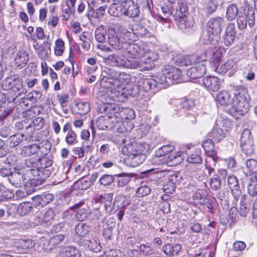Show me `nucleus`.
<instances>
[{
    "label": "nucleus",
    "instance_id": "423d86ee",
    "mask_svg": "<svg viewBox=\"0 0 257 257\" xmlns=\"http://www.w3.org/2000/svg\"><path fill=\"white\" fill-rule=\"evenodd\" d=\"M15 128L18 131H23L20 134L26 136L27 142H34L39 141L35 135L34 128L32 127V120L25 118L15 124Z\"/></svg>",
    "mask_w": 257,
    "mask_h": 257
},
{
    "label": "nucleus",
    "instance_id": "774afa93",
    "mask_svg": "<svg viewBox=\"0 0 257 257\" xmlns=\"http://www.w3.org/2000/svg\"><path fill=\"white\" fill-rule=\"evenodd\" d=\"M246 167L248 170L257 175V161L254 159H248L246 162Z\"/></svg>",
    "mask_w": 257,
    "mask_h": 257
},
{
    "label": "nucleus",
    "instance_id": "6ab92c4d",
    "mask_svg": "<svg viewBox=\"0 0 257 257\" xmlns=\"http://www.w3.org/2000/svg\"><path fill=\"white\" fill-rule=\"evenodd\" d=\"M147 153H140L134 156L125 157L124 159L125 164L131 167H135L142 164L147 157Z\"/></svg>",
    "mask_w": 257,
    "mask_h": 257
},
{
    "label": "nucleus",
    "instance_id": "72a5a7b5",
    "mask_svg": "<svg viewBox=\"0 0 257 257\" xmlns=\"http://www.w3.org/2000/svg\"><path fill=\"white\" fill-rule=\"evenodd\" d=\"M29 59V54L26 51H20L16 56L15 64L17 67H23L28 63Z\"/></svg>",
    "mask_w": 257,
    "mask_h": 257
},
{
    "label": "nucleus",
    "instance_id": "2eb2a0df",
    "mask_svg": "<svg viewBox=\"0 0 257 257\" xmlns=\"http://www.w3.org/2000/svg\"><path fill=\"white\" fill-rule=\"evenodd\" d=\"M177 25L182 31L187 32L194 29L195 23L191 16H185V14H182V16H180Z\"/></svg>",
    "mask_w": 257,
    "mask_h": 257
},
{
    "label": "nucleus",
    "instance_id": "a211bd4d",
    "mask_svg": "<svg viewBox=\"0 0 257 257\" xmlns=\"http://www.w3.org/2000/svg\"><path fill=\"white\" fill-rule=\"evenodd\" d=\"M104 62L112 67H124L126 65V60L123 56L118 55H110L104 58Z\"/></svg>",
    "mask_w": 257,
    "mask_h": 257
},
{
    "label": "nucleus",
    "instance_id": "c756f323",
    "mask_svg": "<svg viewBox=\"0 0 257 257\" xmlns=\"http://www.w3.org/2000/svg\"><path fill=\"white\" fill-rule=\"evenodd\" d=\"M65 239L64 235L60 234L51 237L47 243H44L46 249L51 250L61 244Z\"/></svg>",
    "mask_w": 257,
    "mask_h": 257
},
{
    "label": "nucleus",
    "instance_id": "13d9d810",
    "mask_svg": "<svg viewBox=\"0 0 257 257\" xmlns=\"http://www.w3.org/2000/svg\"><path fill=\"white\" fill-rule=\"evenodd\" d=\"M121 33L123 36L130 41H136L139 39L134 29L130 28V30L122 29L121 30Z\"/></svg>",
    "mask_w": 257,
    "mask_h": 257
},
{
    "label": "nucleus",
    "instance_id": "37998d69",
    "mask_svg": "<svg viewBox=\"0 0 257 257\" xmlns=\"http://www.w3.org/2000/svg\"><path fill=\"white\" fill-rule=\"evenodd\" d=\"M209 136L212 138L214 142H220L225 136L222 129L218 127V124L214 126L212 131L209 133Z\"/></svg>",
    "mask_w": 257,
    "mask_h": 257
},
{
    "label": "nucleus",
    "instance_id": "5701e85b",
    "mask_svg": "<svg viewBox=\"0 0 257 257\" xmlns=\"http://www.w3.org/2000/svg\"><path fill=\"white\" fill-rule=\"evenodd\" d=\"M39 158L32 157L28 158L25 161V166L28 168L25 171L28 172L29 175L32 176L33 180H35L36 178H38V175H34L32 171L39 169Z\"/></svg>",
    "mask_w": 257,
    "mask_h": 257
},
{
    "label": "nucleus",
    "instance_id": "2f4dec72",
    "mask_svg": "<svg viewBox=\"0 0 257 257\" xmlns=\"http://www.w3.org/2000/svg\"><path fill=\"white\" fill-rule=\"evenodd\" d=\"M199 60V58L196 55H192L181 57L176 61V62L180 66H188L195 63Z\"/></svg>",
    "mask_w": 257,
    "mask_h": 257
},
{
    "label": "nucleus",
    "instance_id": "a18cd8bd",
    "mask_svg": "<svg viewBox=\"0 0 257 257\" xmlns=\"http://www.w3.org/2000/svg\"><path fill=\"white\" fill-rule=\"evenodd\" d=\"M39 156H46L50 152L51 144L48 140H44L38 145Z\"/></svg>",
    "mask_w": 257,
    "mask_h": 257
},
{
    "label": "nucleus",
    "instance_id": "e433bc0d",
    "mask_svg": "<svg viewBox=\"0 0 257 257\" xmlns=\"http://www.w3.org/2000/svg\"><path fill=\"white\" fill-rule=\"evenodd\" d=\"M60 254L62 257H80L81 254L79 250L75 247L68 246L63 248Z\"/></svg>",
    "mask_w": 257,
    "mask_h": 257
},
{
    "label": "nucleus",
    "instance_id": "393cba45",
    "mask_svg": "<svg viewBox=\"0 0 257 257\" xmlns=\"http://www.w3.org/2000/svg\"><path fill=\"white\" fill-rule=\"evenodd\" d=\"M236 68V62L233 59H228L223 64L219 65L216 69L219 73L224 74L229 71V74L231 75Z\"/></svg>",
    "mask_w": 257,
    "mask_h": 257
},
{
    "label": "nucleus",
    "instance_id": "6e6552de",
    "mask_svg": "<svg viewBox=\"0 0 257 257\" xmlns=\"http://www.w3.org/2000/svg\"><path fill=\"white\" fill-rule=\"evenodd\" d=\"M150 149L149 145L146 143H137L135 141L127 144L122 148V151L125 154L126 157L134 156L140 153H148Z\"/></svg>",
    "mask_w": 257,
    "mask_h": 257
},
{
    "label": "nucleus",
    "instance_id": "09e8293b",
    "mask_svg": "<svg viewBox=\"0 0 257 257\" xmlns=\"http://www.w3.org/2000/svg\"><path fill=\"white\" fill-rule=\"evenodd\" d=\"M107 34V31L105 29V27L103 25L98 27L95 30L94 37L95 40L100 43H103L105 41V34Z\"/></svg>",
    "mask_w": 257,
    "mask_h": 257
},
{
    "label": "nucleus",
    "instance_id": "bf43d9fd",
    "mask_svg": "<svg viewBox=\"0 0 257 257\" xmlns=\"http://www.w3.org/2000/svg\"><path fill=\"white\" fill-rule=\"evenodd\" d=\"M210 187L214 190H219L221 186V181L219 176L214 174L210 181Z\"/></svg>",
    "mask_w": 257,
    "mask_h": 257
},
{
    "label": "nucleus",
    "instance_id": "c85d7f7f",
    "mask_svg": "<svg viewBox=\"0 0 257 257\" xmlns=\"http://www.w3.org/2000/svg\"><path fill=\"white\" fill-rule=\"evenodd\" d=\"M63 131L64 133L67 132L65 139L66 143L69 145H73L76 140L77 135L72 130L71 123H66L63 127Z\"/></svg>",
    "mask_w": 257,
    "mask_h": 257
},
{
    "label": "nucleus",
    "instance_id": "49530a36",
    "mask_svg": "<svg viewBox=\"0 0 257 257\" xmlns=\"http://www.w3.org/2000/svg\"><path fill=\"white\" fill-rule=\"evenodd\" d=\"M247 191L252 197L257 195V175H252L247 185Z\"/></svg>",
    "mask_w": 257,
    "mask_h": 257
},
{
    "label": "nucleus",
    "instance_id": "ea45409f",
    "mask_svg": "<svg viewBox=\"0 0 257 257\" xmlns=\"http://www.w3.org/2000/svg\"><path fill=\"white\" fill-rule=\"evenodd\" d=\"M162 12L164 15V17L162 16V24L163 25H164V23L166 24V26H165V27H170L171 24L168 18L171 16L172 13V5L169 4L165 6H162Z\"/></svg>",
    "mask_w": 257,
    "mask_h": 257
},
{
    "label": "nucleus",
    "instance_id": "f257e3e1",
    "mask_svg": "<svg viewBox=\"0 0 257 257\" xmlns=\"http://www.w3.org/2000/svg\"><path fill=\"white\" fill-rule=\"evenodd\" d=\"M247 91V89L243 86H237L235 87L231 111H234L237 114L243 115L249 110L250 105Z\"/></svg>",
    "mask_w": 257,
    "mask_h": 257
},
{
    "label": "nucleus",
    "instance_id": "f8f14e48",
    "mask_svg": "<svg viewBox=\"0 0 257 257\" xmlns=\"http://www.w3.org/2000/svg\"><path fill=\"white\" fill-rule=\"evenodd\" d=\"M224 25L225 21L223 17H214L207 23V30L210 34H220Z\"/></svg>",
    "mask_w": 257,
    "mask_h": 257
},
{
    "label": "nucleus",
    "instance_id": "f3484780",
    "mask_svg": "<svg viewBox=\"0 0 257 257\" xmlns=\"http://www.w3.org/2000/svg\"><path fill=\"white\" fill-rule=\"evenodd\" d=\"M120 107L114 103L108 102H103L99 104L97 107V111L100 113L114 114L115 117L117 116L115 114L118 113Z\"/></svg>",
    "mask_w": 257,
    "mask_h": 257
},
{
    "label": "nucleus",
    "instance_id": "cd10ccee",
    "mask_svg": "<svg viewBox=\"0 0 257 257\" xmlns=\"http://www.w3.org/2000/svg\"><path fill=\"white\" fill-rule=\"evenodd\" d=\"M214 141L212 139H207L203 142L202 146L207 155L212 158L216 157V149L214 145Z\"/></svg>",
    "mask_w": 257,
    "mask_h": 257
},
{
    "label": "nucleus",
    "instance_id": "412c9836",
    "mask_svg": "<svg viewBox=\"0 0 257 257\" xmlns=\"http://www.w3.org/2000/svg\"><path fill=\"white\" fill-rule=\"evenodd\" d=\"M124 15L131 18L139 16L140 11L139 6L132 0H127L124 3Z\"/></svg>",
    "mask_w": 257,
    "mask_h": 257
},
{
    "label": "nucleus",
    "instance_id": "a878e982",
    "mask_svg": "<svg viewBox=\"0 0 257 257\" xmlns=\"http://www.w3.org/2000/svg\"><path fill=\"white\" fill-rule=\"evenodd\" d=\"M100 83L102 87L109 89L111 91L114 90L116 88L119 87L121 85V80L110 79L104 76L101 79Z\"/></svg>",
    "mask_w": 257,
    "mask_h": 257
},
{
    "label": "nucleus",
    "instance_id": "680f3d73",
    "mask_svg": "<svg viewBox=\"0 0 257 257\" xmlns=\"http://www.w3.org/2000/svg\"><path fill=\"white\" fill-rule=\"evenodd\" d=\"M220 0H209L206 6L207 13L211 14L215 12Z\"/></svg>",
    "mask_w": 257,
    "mask_h": 257
},
{
    "label": "nucleus",
    "instance_id": "9d476101",
    "mask_svg": "<svg viewBox=\"0 0 257 257\" xmlns=\"http://www.w3.org/2000/svg\"><path fill=\"white\" fill-rule=\"evenodd\" d=\"M106 40L110 46L116 50L124 49L126 45L125 42L123 43L118 34L114 28H108L107 31Z\"/></svg>",
    "mask_w": 257,
    "mask_h": 257
},
{
    "label": "nucleus",
    "instance_id": "aec40b11",
    "mask_svg": "<svg viewBox=\"0 0 257 257\" xmlns=\"http://www.w3.org/2000/svg\"><path fill=\"white\" fill-rule=\"evenodd\" d=\"M32 199L36 205L44 207L54 199V195L52 193L45 192L41 195L33 197Z\"/></svg>",
    "mask_w": 257,
    "mask_h": 257
},
{
    "label": "nucleus",
    "instance_id": "0eeeda50",
    "mask_svg": "<svg viewBox=\"0 0 257 257\" xmlns=\"http://www.w3.org/2000/svg\"><path fill=\"white\" fill-rule=\"evenodd\" d=\"M26 180L34 181L32 176L24 170L15 169L12 171L11 175L9 176V182L16 187H20L25 185Z\"/></svg>",
    "mask_w": 257,
    "mask_h": 257
},
{
    "label": "nucleus",
    "instance_id": "6e6d98bb",
    "mask_svg": "<svg viewBox=\"0 0 257 257\" xmlns=\"http://www.w3.org/2000/svg\"><path fill=\"white\" fill-rule=\"evenodd\" d=\"M118 112L120 113V115L122 118H124V120L132 121L136 116L135 111L132 109L125 108L124 109H122V110H121L120 108V110L118 111Z\"/></svg>",
    "mask_w": 257,
    "mask_h": 257
},
{
    "label": "nucleus",
    "instance_id": "7c9ffc66",
    "mask_svg": "<svg viewBox=\"0 0 257 257\" xmlns=\"http://www.w3.org/2000/svg\"><path fill=\"white\" fill-rule=\"evenodd\" d=\"M146 62L140 59H131L126 60V65L124 67L131 69L141 68L142 69L149 70L150 67L145 66Z\"/></svg>",
    "mask_w": 257,
    "mask_h": 257
},
{
    "label": "nucleus",
    "instance_id": "ddd939ff",
    "mask_svg": "<svg viewBox=\"0 0 257 257\" xmlns=\"http://www.w3.org/2000/svg\"><path fill=\"white\" fill-rule=\"evenodd\" d=\"M206 71V64L203 62H200L199 60L195 63L194 66L187 70L186 75L191 79H196L201 78Z\"/></svg>",
    "mask_w": 257,
    "mask_h": 257
},
{
    "label": "nucleus",
    "instance_id": "e2e57ef3",
    "mask_svg": "<svg viewBox=\"0 0 257 257\" xmlns=\"http://www.w3.org/2000/svg\"><path fill=\"white\" fill-rule=\"evenodd\" d=\"M108 174H104L102 175L99 179V183L101 185L103 186L109 185L112 183L114 181V176Z\"/></svg>",
    "mask_w": 257,
    "mask_h": 257
},
{
    "label": "nucleus",
    "instance_id": "338daca9",
    "mask_svg": "<svg viewBox=\"0 0 257 257\" xmlns=\"http://www.w3.org/2000/svg\"><path fill=\"white\" fill-rule=\"evenodd\" d=\"M64 41L59 39L55 42L56 47L55 48V54L56 56H61L63 54L64 51Z\"/></svg>",
    "mask_w": 257,
    "mask_h": 257
},
{
    "label": "nucleus",
    "instance_id": "f704fd0d",
    "mask_svg": "<svg viewBox=\"0 0 257 257\" xmlns=\"http://www.w3.org/2000/svg\"><path fill=\"white\" fill-rule=\"evenodd\" d=\"M24 141H27L26 136L20 133L15 134L11 136L8 140L9 146L12 148H14L21 145Z\"/></svg>",
    "mask_w": 257,
    "mask_h": 257
},
{
    "label": "nucleus",
    "instance_id": "bb28decb",
    "mask_svg": "<svg viewBox=\"0 0 257 257\" xmlns=\"http://www.w3.org/2000/svg\"><path fill=\"white\" fill-rule=\"evenodd\" d=\"M126 44L127 45V47H125L124 46V48L126 49L128 53L130 55L137 56L139 57H142L147 52L145 49H141L140 46L137 44L128 43Z\"/></svg>",
    "mask_w": 257,
    "mask_h": 257
},
{
    "label": "nucleus",
    "instance_id": "dca6fc26",
    "mask_svg": "<svg viewBox=\"0 0 257 257\" xmlns=\"http://www.w3.org/2000/svg\"><path fill=\"white\" fill-rule=\"evenodd\" d=\"M227 184L231 190L232 194L235 200H237L241 195V191L236 177L233 175H229L227 178Z\"/></svg>",
    "mask_w": 257,
    "mask_h": 257
},
{
    "label": "nucleus",
    "instance_id": "4c0bfd02",
    "mask_svg": "<svg viewBox=\"0 0 257 257\" xmlns=\"http://www.w3.org/2000/svg\"><path fill=\"white\" fill-rule=\"evenodd\" d=\"M238 14L239 11L236 5L231 4L227 6L225 17L227 20L231 21L235 20Z\"/></svg>",
    "mask_w": 257,
    "mask_h": 257
},
{
    "label": "nucleus",
    "instance_id": "1a4fd4ad",
    "mask_svg": "<svg viewBox=\"0 0 257 257\" xmlns=\"http://www.w3.org/2000/svg\"><path fill=\"white\" fill-rule=\"evenodd\" d=\"M254 11L252 8H248L245 10L244 15H238L236 22L238 28L243 30L247 27V25L249 27H252L254 24Z\"/></svg>",
    "mask_w": 257,
    "mask_h": 257
},
{
    "label": "nucleus",
    "instance_id": "4be33fe9",
    "mask_svg": "<svg viewBox=\"0 0 257 257\" xmlns=\"http://www.w3.org/2000/svg\"><path fill=\"white\" fill-rule=\"evenodd\" d=\"M235 26L234 23L228 24L224 36V43L227 46H229L234 41L235 38Z\"/></svg>",
    "mask_w": 257,
    "mask_h": 257
},
{
    "label": "nucleus",
    "instance_id": "9b49d317",
    "mask_svg": "<svg viewBox=\"0 0 257 257\" xmlns=\"http://www.w3.org/2000/svg\"><path fill=\"white\" fill-rule=\"evenodd\" d=\"M70 209L75 212V217L78 221H84L89 217L90 213V211L85 204L84 201H81L75 204Z\"/></svg>",
    "mask_w": 257,
    "mask_h": 257
},
{
    "label": "nucleus",
    "instance_id": "7ed1b4c3",
    "mask_svg": "<svg viewBox=\"0 0 257 257\" xmlns=\"http://www.w3.org/2000/svg\"><path fill=\"white\" fill-rule=\"evenodd\" d=\"M174 146L171 144H164L162 145V168L164 167V165L169 167H172L180 164L183 160L182 156L176 153L172 154L168 156H165L174 150ZM166 172V170L162 169V173H163V177L165 178L164 173Z\"/></svg>",
    "mask_w": 257,
    "mask_h": 257
},
{
    "label": "nucleus",
    "instance_id": "de8ad7c7",
    "mask_svg": "<svg viewBox=\"0 0 257 257\" xmlns=\"http://www.w3.org/2000/svg\"><path fill=\"white\" fill-rule=\"evenodd\" d=\"M38 145L33 144L23 148L21 155L24 157L30 156L34 155L39 156Z\"/></svg>",
    "mask_w": 257,
    "mask_h": 257
},
{
    "label": "nucleus",
    "instance_id": "3c124183",
    "mask_svg": "<svg viewBox=\"0 0 257 257\" xmlns=\"http://www.w3.org/2000/svg\"><path fill=\"white\" fill-rule=\"evenodd\" d=\"M89 231V226L84 223H79L75 227V232L80 237L86 236Z\"/></svg>",
    "mask_w": 257,
    "mask_h": 257
},
{
    "label": "nucleus",
    "instance_id": "4468645a",
    "mask_svg": "<svg viewBox=\"0 0 257 257\" xmlns=\"http://www.w3.org/2000/svg\"><path fill=\"white\" fill-rule=\"evenodd\" d=\"M201 84L208 90L217 92L220 89L221 81L217 77L209 76L203 78Z\"/></svg>",
    "mask_w": 257,
    "mask_h": 257
},
{
    "label": "nucleus",
    "instance_id": "a19ab883",
    "mask_svg": "<svg viewBox=\"0 0 257 257\" xmlns=\"http://www.w3.org/2000/svg\"><path fill=\"white\" fill-rule=\"evenodd\" d=\"M138 85L140 87L141 90L148 91L156 87L155 80L145 78L139 80Z\"/></svg>",
    "mask_w": 257,
    "mask_h": 257
},
{
    "label": "nucleus",
    "instance_id": "4d7b16f0",
    "mask_svg": "<svg viewBox=\"0 0 257 257\" xmlns=\"http://www.w3.org/2000/svg\"><path fill=\"white\" fill-rule=\"evenodd\" d=\"M113 199V194H104L101 196V201L104 203V207L106 212H108L111 208V201Z\"/></svg>",
    "mask_w": 257,
    "mask_h": 257
},
{
    "label": "nucleus",
    "instance_id": "c03bdc74",
    "mask_svg": "<svg viewBox=\"0 0 257 257\" xmlns=\"http://www.w3.org/2000/svg\"><path fill=\"white\" fill-rule=\"evenodd\" d=\"M91 185L88 179V177H83L76 181L72 187L73 189L86 190Z\"/></svg>",
    "mask_w": 257,
    "mask_h": 257
},
{
    "label": "nucleus",
    "instance_id": "f03ea898",
    "mask_svg": "<svg viewBox=\"0 0 257 257\" xmlns=\"http://www.w3.org/2000/svg\"><path fill=\"white\" fill-rule=\"evenodd\" d=\"M23 81L22 78L19 76L13 75H11L5 79L2 83V88L5 90H12L15 93L19 92L23 87ZM26 91L25 89H23L21 92L19 93L18 95H16V93L14 94V97H8L7 100L8 102H12L15 100H16L22 93H25Z\"/></svg>",
    "mask_w": 257,
    "mask_h": 257
},
{
    "label": "nucleus",
    "instance_id": "c9c22d12",
    "mask_svg": "<svg viewBox=\"0 0 257 257\" xmlns=\"http://www.w3.org/2000/svg\"><path fill=\"white\" fill-rule=\"evenodd\" d=\"M181 245L179 244H168L163 247V251L168 256L177 255L181 249Z\"/></svg>",
    "mask_w": 257,
    "mask_h": 257
},
{
    "label": "nucleus",
    "instance_id": "69168bd1",
    "mask_svg": "<svg viewBox=\"0 0 257 257\" xmlns=\"http://www.w3.org/2000/svg\"><path fill=\"white\" fill-rule=\"evenodd\" d=\"M151 189L149 186L144 185L140 186L136 191V195L139 197H142L149 194Z\"/></svg>",
    "mask_w": 257,
    "mask_h": 257
},
{
    "label": "nucleus",
    "instance_id": "052dcab7",
    "mask_svg": "<svg viewBox=\"0 0 257 257\" xmlns=\"http://www.w3.org/2000/svg\"><path fill=\"white\" fill-rule=\"evenodd\" d=\"M242 150L246 155H250L253 153L254 148L253 141L240 144Z\"/></svg>",
    "mask_w": 257,
    "mask_h": 257
},
{
    "label": "nucleus",
    "instance_id": "0e129e2a",
    "mask_svg": "<svg viewBox=\"0 0 257 257\" xmlns=\"http://www.w3.org/2000/svg\"><path fill=\"white\" fill-rule=\"evenodd\" d=\"M245 196L244 195H242L241 197L240 207H239V213L242 216H245L246 213L249 211V208L248 205L244 202Z\"/></svg>",
    "mask_w": 257,
    "mask_h": 257
},
{
    "label": "nucleus",
    "instance_id": "20e7f679",
    "mask_svg": "<svg viewBox=\"0 0 257 257\" xmlns=\"http://www.w3.org/2000/svg\"><path fill=\"white\" fill-rule=\"evenodd\" d=\"M182 72L176 67L166 65L162 70V88H167L174 83H179Z\"/></svg>",
    "mask_w": 257,
    "mask_h": 257
},
{
    "label": "nucleus",
    "instance_id": "473e14b6",
    "mask_svg": "<svg viewBox=\"0 0 257 257\" xmlns=\"http://www.w3.org/2000/svg\"><path fill=\"white\" fill-rule=\"evenodd\" d=\"M124 4L113 3L110 5L108 13L112 16L118 17L124 15Z\"/></svg>",
    "mask_w": 257,
    "mask_h": 257
},
{
    "label": "nucleus",
    "instance_id": "5fc2aeb1",
    "mask_svg": "<svg viewBox=\"0 0 257 257\" xmlns=\"http://www.w3.org/2000/svg\"><path fill=\"white\" fill-rule=\"evenodd\" d=\"M217 198L223 209L227 210L229 208L228 198L224 191L219 192L217 195Z\"/></svg>",
    "mask_w": 257,
    "mask_h": 257
},
{
    "label": "nucleus",
    "instance_id": "b1692460",
    "mask_svg": "<svg viewBox=\"0 0 257 257\" xmlns=\"http://www.w3.org/2000/svg\"><path fill=\"white\" fill-rule=\"evenodd\" d=\"M215 100L221 105L224 106H231L233 102L230 94L227 91H221L217 94Z\"/></svg>",
    "mask_w": 257,
    "mask_h": 257
},
{
    "label": "nucleus",
    "instance_id": "8fccbe9b",
    "mask_svg": "<svg viewBox=\"0 0 257 257\" xmlns=\"http://www.w3.org/2000/svg\"><path fill=\"white\" fill-rule=\"evenodd\" d=\"M124 199L125 198L121 196L115 198L112 206L109 210V213H114L117 210L124 209V204H123Z\"/></svg>",
    "mask_w": 257,
    "mask_h": 257
},
{
    "label": "nucleus",
    "instance_id": "864d4df0",
    "mask_svg": "<svg viewBox=\"0 0 257 257\" xmlns=\"http://www.w3.org/2000/svg\"><path fill=\"white\" fill-rule=\"evenodd\" d=\"M102 73L103 76L105 77L115 80H120L121 74L115 71L113 69L106 68L103 71Z\"/></svg>",
    "mask_w": 257,
    "mask_h": 257
},
{
    "label": "nucleus",
    "instance_id": "39448f33",
    "mask_svg": "<svg viewBox=\"0 0 257 257\" xmlns=\"http://www.w3.org/2000/svg\"><path fill=\"white\" fill-rule=\"evenodd\" d=\"M39 160V169L33 170L32 172L34 175H38L36 180L41 183L51 174L53 170L52 167L53 161L50 156H42Z\"/></svg>",
    "mask_w": 257,
    "mask_h": 257
},
{
    "label": "nucleus",
    "instance_id": "58836bf2",
    "mask_svg": "<svg viewBox=\"0 0 257 257\" xmlns=\"http://www.w3.org/2000/svg\"><path fill=\"white\" fill-rule=\"evenodd\" d=\"M115 127L118 133H125L131 131L134 128V124L132 121L123 120L120 122H117Z\"/></svg>",
    "mask_w": 257,
    "mask_h": 257
},
{
    "label": "nucleus",
    "instance_id": "79ce46f5",
    "mask_svg": "<svg viewBox=\"0 0 257 257\" xmlns=\"http://www.w3.org/2000/svg\"><path fill=\"white\" fill-rule=\"evenodd\" d=\"M90 221L93 223L98 222H103L106 218V216L98 208L94 209L90 211Z\"/></svg>",
    "mask_w": 257,
    "mask_h": 257
},
{
    "label": "nucleus",
    "instance_id": "603ef678",
    "mask_svg": "<svg viewBox=\"0 0 257 257\" xmlns=\"http://www.w3.org/2000/svg\"><path fill=\"white\" fill-rule=\"evenodd\" d=\"M33 204L30 202H24L20 204L18 208V212L24 216L28 214L33 209Z\"/></svg>",
    "mask_w": 257,
    "mask_h": 257
}]
</instances>
